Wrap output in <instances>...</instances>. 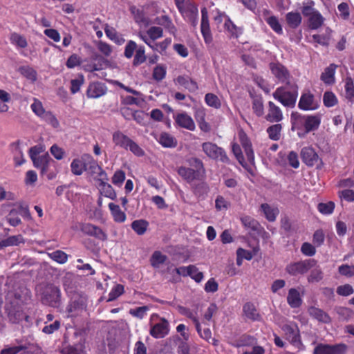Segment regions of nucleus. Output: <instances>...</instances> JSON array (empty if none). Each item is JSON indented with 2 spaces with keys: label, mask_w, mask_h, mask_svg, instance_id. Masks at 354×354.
<instances>
[{
  "label": "nucleus",
  "mask_w": 354,
  "mask_h": 354,
  "mask_svg": "<svg viewBox=\"0 0 354 354\" xmlns=\"http://www.w3.org/2000/svg\"><path fill=\"white\" fill-rule=\"evenodd\" d=\"M138 35L142 41L151 48L155 44L154 41L163 36V31L160 27L151 26L146 32H139Z\"/></svg>",
  "instance_id": "12"
},
{
  "label": "nucleus",
  "mask_w": 354,
  "mask_h": 354,
  "mask_svg": "<svg viewBox=\"0 0 354 354\" xmlns=\"http://www.w3.org/2000/svg\"><path fill=\"white\" fill-rule=\"evenodd\" d=\"M33 165L41 170V173L44 174L49 169L50 163H54L48 153L37 156L32 160Z\"/></svg>",
  "instance_id": "21"
},
{
  "label": "nucleus",
  "mask_w": 354,
  "mask_h": 354,
  "mask_svg": "<svg viewBox=\"0 0 354 354\" xmlns=\"http://www.w3.org/2000/svg\"><path fill=\"white\" fill-rule=\"evenodd\" d=\"M345 96L351 102L354 100V82L351 77H346L344 81Z\"/></svg>",
  "instance_id": "45"
},
{
  "label": "nucleus",
  "mask_w": 354,
  "mask_h": 354,
  "mask_svg": "<svg viewBox=\"0 0 354 354\" xmlns=\"http://www.w3.org/2000/svg\"><path fill=\"white\" fill-rule=\"evenodd\" d=\"M14 151H13V160L15 162V166H21L23 165L26 160L24 156V153L22 152V150L19 147V143L16 142L13 144Z\"/></svg>",
  "instance_id": "40"
},
{
  "label": "nucleus",
  "mask_w": 354,
  "mask_h": 354,
  "mask_svg": "<svg viewBox=\"0 0 354 354\" xmlns=\"http://www.w3.org/2000/svg\"><path fill=\"white\" fill-rule=\"evenodd\" d=\"M106 35L112 41L118 44H121L124 41V39L118 35L117 31L112 27L106 26L104 28Z\"/></svg>",
  "instance_id": "48"
},
{
  "label": "nucleus",
  "mask_w": 354,
  "mask_h": 354,
  "mask_svg": "<svg viewBox=\"0 0 354 354\" xmlns=\"http://www.w3.org/2000/svg\"><path fill=\"white\" fill-rule=\"evenodd\" d=\"M97 48L98 50L105 57H110L113 53L112 46L102 41H99L97 43Z\"/></svg>",
  "instance_id": "57"
},
{
  "label": "nucleus",
  "mask_w": 354,
  "mask_h": 354,
  "mask_svg": "<svg viewBox=\"0 0 354 354\" xmlns=\"http://www.w3.org/2000/svg\"><path fill=\"white\" fill-rule=\"evenodd\" d=\"M301 253L307 257H313L316 253L315 245L310 243L305 242L301 247Z\"/></svg>",
  "instance_id": "63"
},
{
  "label": "nucleus",
  "mask_w": 354,
  "mask_h": 354,
  "mask_svg": "<svg viewBox=\"0 0 354 354\" xmlns=\"http://www.w3.org/2000/svg\"><path fill=\"white\" fill-rule=\"evenodd\" d=\"M185 0H176V4L183 17L195 26L197 24L198 9L194 6L185 8Z\"/></svg>",
  "instance_id": "13"
},
{
  "label": "nucleus",
  "mask_w": 354,
  "mask_h": 354,
  "mask_svg": "<svg viewBox=\"0 0 354 354\" xmlns=\"http://www.w3.org/2000/svg\"><path fill=\"white\" fill-rule=\"evenodd\" d=\"M339 198L347 202L354 201V191L350 189H339L337 192Z\"/></svg>",
  "instance_id": "56"
},
{
  "label": "nucleus",
  "mask_w": 354,
  "mask_h": 354,
  "mask_svg": "<svg viewBox=\"0 0 354 354\" xmlns=\"http://www.w3.org/2000/svg\"><path fill=\"white\" fill-rule=\"evenodd\" d=\"M314 4L311 0H306L304 2L301 11L304 16L309 17L317 11L313 8Z\"/></svg>",
  "instance_id": "62"
},
{
  "label": "nucleus",
  "mask_w": 354,
  "mask_h": 354,
  "mask_svg": "<svg viewBox=\"0 0 354 354\" xmlns=\"http://www.w3.org/2000/svg\"><path fill=\"white\" fill-rule=\"evenodd\" d=\"M201 147L203 151L209 158L220 160L223 162H229L225 151L217 145L212 142H205L202 144Z\"/></svg>",
  "instance_id": "7"
},
{
  "label": "nucleus",
  "mask_w": 354,
  "mask_h": 354,
  "mask_svg": "<svg viewBox=\"0 0 354 354\" xmlns=\"http://www.w3.org/2000/svg\"><path fill=\"white\" fill-rule=\"evenodd\" d=\"M337 66L331 64L326 67L322 73L320 79L324 84L332 85L335 82V75Z\"/></svg>",
  "instance_id": "25"
},
{
  "label": "nucleus",
  "mask_w": 354,
  "mask_h": 354,
  "mask_svg": "<svg viewBox=\"0 0 354 354\" xmlns=\"http://www.w3.org/2000/svg\"><path fill=\"white\" fill-rule=\"evenodd\" d=\"M348 346L345 344L334 345L319 344L314 349L313 354H346Z\"/></svg>",
  "instance_id": "10"
},
{
  "label": "nucleus",
  "mask_w": 354,
  "mask_h": 354,
  "mask_svg": "<svg viewBox=\"0 0 354 354\" xmlns=\"http://www.w3.org/2000/svg\"><path fill=\"white\" fill-rule=\"evenodd\" d=\"M76 228L80 230L88 236H93L100 241H106L107 239L106 234L98 226L93 225L88 223H78Z\"/></svg>",
  "instance_id": "11"
},
{
  "label": "nucleus",
  "mask_w": 354,
  "mask_h": 354,
  "mask_svg": "<svg viewBox=\"0 0 354 354\" xmlns=\"http://www.w3.org/2000/svg\"><path fill=\"white\" fill-rule=\"evenodd\" d=\"M319 212L325 215L331 214L335 209V203L332 201L327 203H320L317 205Z\"/></svg>",
  "instance_id": "52"
},
{
  "label": "nucleus",
  "mask_w": 354,
  "mask_h": 354,
  "mask_svg": "<svg viewBox=\"0 0 354 354\" xmlns=\"http://www.w3.org/2000/svg\"><path fill=\"white\" fill-rule=\"evenodd\" d=\"M324 21V19L322 15L319 11H317L308 17L309 28L313 30L317 29L322 26Z\"/></svg>",
  "instance_id": "36"
},
{
  "label": "nucleus",
  "mask_w": 354,
  "mask_h": 354,
  "mask_svg": "<svg viewBox=\"0 0 354 354\" xmlns=\"http://www.w3.org/2000/svg\"><path fill=\"white\" fill-rule=\"evenodd\" d=\"M148 225V222L142 219L136 220L131 223L132 229L138 235L144 234L147 231Z\"/></svg>",
  "instance_id": "43"
},
{
  "label": "nucleus",
  "mask_w": 354,
  "mask_h": 354,
  "mask_svg": "<svg viewBox=\"0 0 354 354\" xmlns=\"http://www.w3.org/2000/svg\"><path fill=\"white\" fill-rule=\"evenodd\" d=\"M287 303L292 308L300 307L302 298L298 289L292 288L288 290Z\"/></svg>",
  "instance_id": "24"
},
{
  "label": "nucleus",
  "mask_w": 354,
  "mask_h": 354,
  "mask_svg": "<svg viewBox=\"0 0 354 354\" xmlns=\"http://www.w3.org/2000/svg\"><path fill=\"white\" fill-rule=\"evenodd\" d=\"M84 309V306L83 304H80L78 301H73L71 303H70L66 308L68 317L77 316L83 311Z\"/></svg>",
  "instance_id": "38"
},
{
  "label": "nucleus",
  "mask_w": 354,
  "mask_h": 354,
  "mask_svg": "<svg viewBox=\"0 0 354 354\" xmlns=\"http://www.w3.org/2000/svg\"><path fill=\"white\" fill-rule=\"evenodd\" d=\"M243 312L245 317L253 321L258 320L259 319V315L252 304L248 303L243 306Z\"/></svg>",
  "instance_id": "42"
},
{
  "label": "nucleus",
  "mask_w": 354,
  "mask_h": 354,
  "mask_svg": "<svg viewBox=\"0 0 354 354\" xmlns=\"http://www.w3.org/2000/svg\"><path fill=\"white\" fill-rule=\"evenodd\" d=\"M83 344L81 343L68 345L62 350V354H80L83 351Z\"/></svg>",
  "instance_id": "49"
},
{
  "label": "nucleus",
  "mask_w": 354,
  "mask_h": 354,
  "mask_svg": "<svg viewBox=\"0 0 354 354\" xmlns=\"http://www.w3.org/2000/svg\"><path fill=\"white\" fill-rule=\"evenodd\" d=\"M315 265L313 259H306L288 264L286 271L292 276L304 274L306 273Z\"/></svg>",
  "instance_id": "9"
},
{
  "label": "nucleus",
  "mask_w": 354,
  "mask_h": 354,
  "mask_svg": "<svg viewBox=\"0 0 354 354\" xmlns=\"http://www.w3.org/2000/svg\"><path fill=\"white\" fill-rule=\"evenodd\" d=\"M83 159L86 161L87 169H90L91 173L98 174L100 176L105 174L104 171L91 155L84 154Z\"/></svg>",
  "instance_id": "35"
},
{
  "label": "nucleus",
  "mask_w": 354,
  "mask_h": 354,
  "mask_svg": "<svg viewBox=\"0 0 354 354\" xmlns=\"http://www.w3.org/2000/svg\"><path fill=\"white\" fill-rule=\"evenodd\" d=\"M205 102L209 106L216 109H220L221 106L220 99L214 93H207L205 96Z\"/></svg>",
  "instance_id": "46"
},
{
  "label": "nucleus",
  "mask_w": 354,
  "mask_h": 354,
  "mask_svg": "<svg viewBox=\"0 0 354 354\" xmlns=\"http://www.w3.org/2000/svg\"><path fill=\"white\" fill-rule=\"evenodd\" d=\"M297 122L301 123L306 132H310L317 129L321 122L320 118L317 115H304L299 116Z\"/></svg>",
  "instance_id": "17"
},
{
  "label": "nucleus",
  "mask_w": 354,
  "mask_h": 354,
  "mask_svg": "<svg viewBox=\"0 0 354 354\" xmlns=\"http://www.w3.org/2000/svg\"><path fill=\"white\" fill-rule=\"evenodd\" d=\"M166 259L167 257L165 255L162 254L160 251H156L151 257V264L154 268H158Z\"/></svg>",
  "instance_id": "51"
},
{
  "label": "nucleus",
  "mask_w": 354,
  "mask_h": 354,
  "mask_svg": "<svg viewBox=\"0 0 354 354\" xmlns=\"http://www.w3.org/2000/svg\"><path fill=\"white\" fill-rule=\"evenodd\" d=\"M176 84L183 86L191 92H194L198 89V85L196 82L186 75L178 76L175 80Z\"/></svg>",
  "instance_id": "27"
},
{
  "label": "nucleus",
  "mask_w": 354,
  "mask_h": 354,
  "mask_svg": "<svg viewBox=\"0 0 354 354\" xmlns=\"http://www.w3.org/2000/svg\"><path fill=\"white\" fill-rule=\"evenodd\" d=\"M194 162V167L196 169L180 166L178 168V174L187 183H191L194 180L199 179L201 171L204 172L205 169L203 167V162L196 158H192L190 160V163Z\"/></svg>",
  "instance_id": "6"
},
{
  "label": "nucleus",
  "mask_w": 354,
  "mask_h": 354,
  "mask_svg": "<svg viewBox=\"0 0 354 354\" xmlns=\"http://www.w3.org/2000/svg\"><path fill=\"white\" fill-rule=\"evenodd\" d=\"M31 110L38 117L49 122L53 127H57L58 120L50 112L46 111L42 102L37 98H33V102L30 105Z\"/></svg>",
  "instance_id": "8"
},
{
  "label": "nucleus",
  "mask_w": 354,
  "mask_h": 354,
  "mask_svg": "<svg viewBox=\"0 0 354 354\" xmlns=\"http://www.w3.org/2000/svg\"><path fill=\"white\" fill-rule=\"evenodd\" d=\"M106 93V86L100 82H93L89 84L86 95L89 98H98Z\"/></svg>",
  "instance_id": "23"
},
{
  "label": "nucleus",
  "mask_w": 354,
  "mask_h": 354,
  "mask_svg": "<svg viewBox=\"0 0 354 354\" xmlns=\"http://www.w3.org/2000/svg\"><path fill=\"white\" fill-rule=\"evenodd\" d=\"M71 171L73 174L80 176L87 169V163L83 159V156L80 158L74 159L71 164Z\"/></svg>",
  "instance_id": "31"
},
{
  "label": "nucleus",
  "mask_w": 354,
  "mask_h": 354,
  "mask_svg": "<svg viewBox=\"0 0 354 354\" xmlns=\"http://www.w3.org/2000/svg\"><path fill=\"white\" fill-rule=\"evenodd\" d=\"M288 26L293 29L298 28L302 21L301 15L297 11H291L286 15Z\"/></svg>",
  "instance_id": "28"
},
{
  "label": "nucleus",
  "mask_w": 354,
  "mask_h": 354,
  "mask_svg": "<svg viewBox=\"0 0 354 354\" xmlns=\"http://www.w3.org/2000/svg\"><path fill=\"white\" fill-rule=\"evenodd\" d=\"M192 189L196 197L204 199L209 192V187L206 183L201 182L193 185L192 186Z\"/></svg>",
  "instance_id": "32"
},
{
  "label": "nucleus",
  "mask_w": 354,
  "mask_h": 354,
  "mask_svg": "<svg viewBox=\"0 0 354 354\" xmlns=\"http://www.w3.org/2000/svg\"><path fill=\"white\" fill-rule=\"evenodd\" d=\"M252 109L257 116H262L264 113V107L261 98H255L252 102Z\"/></svg>",
  "instance_id": "61"
},
{
  "label": "nucleus",
  "mask_w": 354,
  "mask_h": 354,
  "mask_svg": "<svg viewBox=\"0 0 354 354\" xmlns=\"http://www.w3.org/2000/svg\"><path fill=\"white\" fill-rule=\"evenodd\" d=\"M149 334L154 338L160 339L165 337L169 331V324L168 321L159 317L157 314H152L150 317Z\"/></svg>",
  "instance_id": "5"
},
{
  "label": "nucleus",
  "mask_w": 354,
  "mask_h": 354,
  "mask_svg": "<svg viewBox=\"0 0 354 354\" xmlns=\"http://www.w3.org/2000/svg\"><path fill=\"white\" fill-rule=\"evenodd\" d=\"M283 118V112L279 106L270 101L268 103V113L266 119L270 122H279Z\"/></svg>",
  "instance_id": "19"
},
{
  "label": "nucleus",
  "mask_w": 354,
  "mask_h": 354,
  "mask_svg": "<svg viewBox=\"0 0 354 354\" xmlns=\"http://www.w3.org/2000/svg\"><path fill=\"white\" fill-rule=\"evenodd\" d=\"M269 12L268 10H265L264 13L266 14L264 17L265 21L277 34H283V29L278 18L274 15H269Z\"/></svg>",
  "instance_id": "29"
},
{
  "label": "nucleus",
  "mask_w": 354,
  "mask_h": 354,
  "mask_svg": "<svg viewBox=\"0 0 354 354\" xmlns=\"http://www.w3.org/2000/svg\"><path fill=\"white\" fill-rule=\"evenodd\" d=\"M270 68L272 73L278 79L279 81L281 82H288L290 77V73L284 66L278 62L271 63L270 64Z\"/></svg>",
  "instance_id": "20"
},
{
  "label": "nucleus",
  "mask_w": 354,
  "mask_h": 354,
  "mask_svg": "<svg viewBox=\"0 0 354 354\" xmlns=\"http://www.w3.org/2000/svg\"><path fill=\"white\" fill-rule=\"evenodd\" d=\"M339 273L346 277H351L354 276V266H349L348 264H343L338 268Z\"/></svg>",
  "instance_id": "64"
},
{
  "label": "nucleus",
  "mask_w": 354,
  "mask_h": 354,
  "mask_svg": "<svg viewBox=\"0 0 354 354\" xmlns=\"http://www.w3.org/2000/svg\"><path fill=\"white\" fill-rule=\"evenodd\" d=\"M176 124L189 131H194L196 125L192 118L185 112L178 113L174 116Z\"/></svg>",
  "instance_id": "16"
},
{
  "label": "nucleus",
  "mask_w": 354,
  "mask_h": 354,
  "mask_svg": "<svg viewBox=\"0 0 354 354\" xmlns=\"http://www.w3.org/2000/svg\"><path fill=\"white\" fill-rule=\"evenodd\" d=\"M273 97L284 106L294 107L298 96V88L295 84H290L277 88L272 93Z\"/></svg>",
  "instance_id": "1"
},
{
  "label": "nucleus",
  "mask_w": 354,
  "mask_h": 354,
  "mask_svg": "<svg viewBox=\"0 0 354 354\" xmlns=\"http://www.w3.org/2000/svg\"><path fill=\"white\" fill-rule=\"evenodd\" d=\"M225 27L233 37H238L242 34V29L236 26L230 20L225 21Z\"/></svg>",
  "instance_id": "60"
},
{
  "label": "nucleus",
  "mask_w": 354,
  "mask_h": 354,
  "mask_svg": "<svg viewBox=\"0 0 354 354\" xmlns=\"http://www.w3.org/2000/svg\"><path fill=\"white\" fill-rule=\"evenodd\" d=\"M20 73L28 80L34 82L37 79V71L30 66H21L19 69Z\"/></svg>",
  "instance_id": "39"
},
{
  "label": "nucleus",
  "mask_w": 354,
  "mask_h": 354,
  "mask_svg": "<svg viewBox=\"0 0 354 354\" xmlns=\"http://www.w3.org/2000/svg\"><path fill=\"white\" fill-rule=\"evenodd\" d=\"M202 19L201 24V33L204 37V40L206 43H210L212 40V37L210 32L209 21H208V12L205 8L201 10Z\"/></svg>",
  "instance_id": "22"
},
{
  "label": "nucleus",
  "mask_w": 354,
  "mask_h": 354,
  "mask_svg": "<svg viewBox=\"0 0 354 354\" xmlns=\"http://www.w3.org/2000/svg\"><path fill=\"white\" fill-rule=\"evenodd\" d=\"M134 18L136 22L140 26V27L146 28L151 24L149 18L145 17L142 12L138 10H137V12L134 14Z\"/></svg>",
  "instance_id": "50"
},
{
  "label": "nucleus",
  "mask_w": 354,
  "mask_h": 354,
  "mask_svg": "<svg viewBox=\"0 0 354 354\" xmlns=\"http://www.w3.org/2000/svg\"><path fill=\"white\" fill-rule=\"evenodd\" d=\"M298 106L304 111L315 110L319 107V102L310 91H306L301 95Z\"/></svg>",
  "instance_id": "14"
},
{
  "label": "nucleus",
  "mask_w": 354,
  "mask_h": 354,
  "mask_svg": "<svg viewBox=\"0 0 354 354\" xmlns=\"http://www.w3.org/2000/svg\"><path fill=\"white\" fill-rule=\"evenodd\" d=\"M24 242V240L21 235L11 236L0 242V248L17 245Z\"/></svg>",
  "instance_id": "44"
},
{
  "label": "nucleus",
  "mask_w": 354,
  "mask_h": 354,
  "mask_svg": "<svg viewBox=\"0 0 354 354\" xmlns=\"http://www.w3.org/2000/svg\"><path fill=\"white\" fill-rule=\"evenodd\" d=\"M324 104L327 107L334 106L337 104V98L331 91H326L323 96Z\"/></svg>",
  "instance_id": "55"
},
{
  "label": "nucleus",
  "mask_w": 354,
  "mask_h": 354,
  "mask_svg": "<svg viewBox=\"0 0 354 354\" xmlns=\"http://www.w3.org/2000/svg\"><path fill=\"white\" fill-rule=\"evenodd\" d=\"M301 157L303 162L308 166H314L319 161L318 154L311 147H305L301 151Z\"/></svg>",
  "instance_id": "18"
},
{
  "label": "nucleus",
  "mask_w": 354,
  "mask_h": 354,
  "mask_svg": "<svg viewBox=\"0 0 354 354\" xmlns=\"http://www.w3.org/2000/svg\"><path fill=\"white\" fill-rule=\"evenodd\" d=\"M83 60L77 54H72L67 59L66 66L68 68H73L76 66H80Z\"/></svg>",
  "instance_id": "59"
},
{
  "label": "nucleus",
  "mask_w": 354,
  "mask_h": 354,
  "mask_svg": "<svg viewBox=\"0 0 354 354\" xmlns=\"http://www.w3.org/2000/svg\"><path fill=\"white\" fill-rule=\"evenodd\" d=\"M10 41L17 48H25L28 46L26 39L23 35L17 32H12L10 35Z\"/></svg>",
  "instance_id": "37"
},
{
  "label": "nucleus",
  "mask_w": 354,
  "mask_h": 354,
  "mask_svg": "<svg viewBox=\"0 0 354 354\" xmlns=\"http://www.w3.org/2000/svg\"><path fill=\"white\" fill-rule=\"evenodd\" d=\"M113 142L115 146L129 150L136 156L145 154L143 149L136 142L120 131L113 133Z\"/></svg>",
  "instance_id": "3"
},
{
  "label": "nucleus",
  "mask_w": 354,
  "mask_h": 354,
  "mask_svg": "<svg viewBox=\"0 0 354 354\" xmlns=\"http://www.w3.org/2000/svg\"><path fill=\"white\" fill-rule=\"evenodd\" d=\"M104 59L97 54L93 55L91 57L84 59L82 62V68L87 72L97 71L102 69Z\"/></svg>",
  "instance_id": "15"
},
{
  "label": "nucleus",
  "mask_w": 354,
  "mask_h": 354,
  "mask_svg": "<svg viewBox=\"0 0 354 354\" xmlns=\"http://www.w3.org/2000/svg\"><path fill=\"white\" fill-rule=\"evenodd\" d=\"M281 129L282 127L280 124H276L268 127L267 132L270 138L273 140H279Z\"/></svg>",
  "instance_id": "53"
},
{
  "label": "nucleus",
  "mask_w": 354,
  "mask_h": 354,
  "mask_svg": "<svg viewBox=\"0 0 354 354\" xmlns=\"http://www.w3.org/2000/svg\"><path fill=\"white\" fill-rule=\"evenodd\" d=\"M109 207L115 222L124 223L126 221V214L121 210L119 205L110 203L109 204Z\"/></svg>",
  "instance_id": "33"
},
{
  "label": "nucleus",
  "mask_w": 354,
  "mask_h": 354,
  "mask_svg": "<svg viewBox=\"0 0 354 354\" xmlns=\"http://www.w3.org/2000/svg\"><path fill=\"white\" fill-rule=\"evenodd\" d=\"M157 141L163 147L174 148L177 145L176 139L168 133H162L157 138Z\"/></svg>",
  "instance_id": "30"
},
{
  "label": "nucleus",
  "mask_w": 354,
  "mask_h": 354,
  "mask_svg": "<svg viewBox=\"0 0 354 354\" xmlns=\"http://www.w3.org/2000/svg\"><path fill=\"white\" fill-rule=\"evenodd\" d=\"M330 30L327 29L324 34H315L312 36L313 40L322 45L328 46L330 39Z\"/></svg>",
  "instance_id": "41"
},
{
  "label": "nucleus",
  "mask_w": 354,
  "mask_h": 354,
  "mask_svg": "<svg viewBox=\"0 0 354 354\" xmlns=\"http://www.w3.org/2000/svg\"><path fill=\"white\" fill-rule=\"evenodd\" d=\"M286 339L299 351H303L305 346L301 341L300 331L297 324L288 322L281 326Z\"/></svg>",
  "instance_id": "4"
},
{
  "label": "nucleus",
  "mask_w": 354,
  "mask_h": 354,
  "mask_svg": "<svg viewBox=\"0 0 354 354\" xmlns=\"http://www.w3.org/2000/svg\"><path fill=\"white\" fill-rule=\"evenodd\" d=\"M37 293L44 304L55 307L58 305L60 298L59 289L52 284L37 287Z\"/></svg>",
  "instance_id": "2"
},
{
  "label": "nucleus",
  "mask_w": 354,
  "mask_h": 354,
  "mask_svg": "<svg viewBox=\"0 0 354 354\" xmlns=\"http://www.w3.org/2000/svg\"><path fill=\"white\" fill-rule=\"evenodd\" d=\"M309 315L314 319H317L320 322H323L325 324L329 323L330 322V316L325 313L323 310L311 306L308 310Z\"/></svg>",
  "instance_id": "26"
},
{
  "label": "nucleus",
  "mask_w": 354,
  "mask_h": 354,
  "mask_svg": "<svg viewBox=\"0 0 354 354\" xmlns=\"http://www.w3.org/2000/svg\"><path fill=\"white\" fill-rule=\"evenodd\" d=\"M230 206V203L223 196H217L215 200V207L218 211L227 210Z\"/></svg>",
  "instance_id": "58"
},
{
  "label": "nucleus",
  "mask_w": 354,
  "mask_h": 354,
  "mask_svg": "<svg viewBox=\"0 0 354 354\" xmlns=\"http://www.w3.org/2000/svg\"><path fill=\"white\" fill-rule=\"evenodd\" d=\"M241 221L243 226L248 230L253 231L258 230L259 225L258 221L249 216H242L241 218Z\"/></svg>",
  "instance_id": "47"
},
{
  "label": "nucleus",
  "mask_w": 354,
  "mask_h": 354,
  "mask_svg": "<svg viewBox=\"0 0 354 354\" xmlns=\"http://www.w3.org/2000/svg\"><path fill=\"white\" fill-rule=\"evenodd\" d=\"M261 209L263 212L266 219L270 222L276 220L279 211L277 207L271 206L267 203H263L261 205Z\"/></svg>",
  "instance_id": "34"
},
{
  "label": "nucleus",
  "mask_w": 354,
  "mask_h": 354,
  "mask_svg": "<svg viewBox=\"0 0 354 354\" xmlns=\"http://www.w3.org/2000/svg\"><path fill=\"white\" fill-rule=\"evenodd\" d=\"M48 255L51 259L60 264L65 263L68 260V255L62 250L54 251Z\"/></svg>",
  "instance_id": "54"
}]
</instances>
